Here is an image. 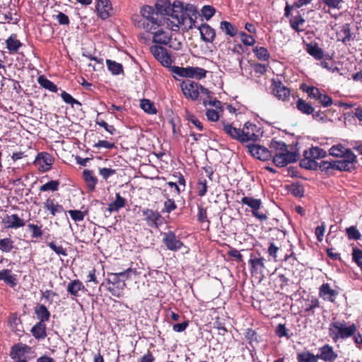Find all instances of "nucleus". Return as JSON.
Listing matches in <instances>:
<instances>
[{"instance_id": "f257e3e1", "label": "nucleus", "mask_w": 362, "mask_h": 362, "mask_svg": "<svg viewBox=\"0 0 362 362\" xmlns=\"http://www.w3.org/2000/svg\"><path fill=\"white\" fill-rule=\"evenodd\" d=\"M329 155L339 157L337 160H323L320 163V169L329 175L334 170L351 172L356 169V156L351 149L345 148L341 144L333 146L329 150Z\"/></svg>"}, {"instance_id": "f03ea898", "label": "nucleus", "mask_w": 362, "mask_h": 362, "mask_svg": "<svg viewBox=\"0 0 362 362\" xmlns=\"http://www.w3.org/2000/svg\"><path fill=\"white\" fill-rule=\"evenodd\" d=\"M136 271L130 268L122 272L107 273L105 283H103L100 286H105L113 296L121 298L124 295L126 287L125 281L131 276L132 274H136Z\"/></svg>"}, {"instance_id": "7ed1b4c3", "label": "nucleus", "mask_w": 362, "mask_h": 362, "mask_svg": "<svg viewBox=\"0 0 362 362\" xmlns=\"http://www.w3.org/2000/svg\"><path fill=\"white\" fill-rule=\"evenodd\" d=\"M222 123L224 132L231 138L235 139L242 143L249 141H255L258 139V135L255 133L245 132V129H247L248 126H250L253 128L255 127V124L247 122L244 124L243 128L240 129L233 127L230 124H226L224 122Z\"/></svg>"}, {"instance_id": "20e7f679", "label": "nucleus", "mask_w": 362, "mask_h": 362, "mask_svg": "<svg viewBox=\"0 0 362 362\" xmlns=\"http://www.w3.org/2000/svg\"><path fill=\"white\" fill-rule=\"evenodd\" d=\"M356 326L351 324L346 326L345 322L335 321L329 324V336L334 342H337L339 339H346L355 334Z\"/></svg>"}, {"instance_id": "39448f33", "label": "nucleus", "mask_w": 362, "mask_h": 362, "mask_svg": "<svg viewBox=\"0 0 362 362\" xmlns=\"http://www.w3.org/2000/svg\"><path fill=\"white\" fill-rule=\"evenodd\" d=\"M168 16L173 19L168 25L173 31H178L180 25H183L186 20L183 2L178 0L174 1Z\"/></svg>"}, {"instance_id": "423d86ee", "label": "nucleus", "mask_w": 362, "mask_h": 362, "mask_svg": "<svg viewBox=\"0 0 362 362\" xmlns=\"http://www.w3.org/2000/svg\"><path fill=\"white\" fill-rule=\"evenodd\" d=\"M141 15L143 17L145 23H149V30L151 32L153 30L157 29L159 26L163 25V17L160 16L158 13H156L155 9L151 6H144L141 8Z\"/></svg>"}, {"instance_id": "0eeeda50", "label": "nucleus", "mask_w": 362, "mask_h": 362, "mask_svg": "<svg viewBox=\"0 0 362 362\" xmlns=\"http://www.w3.org/2000/svg\"><path fill=\"white\" fill-rule=\"evenodd\" d=\"M150 52L163 66L172 67L173 60L170 53L165 47L158 45H152L150 47Z\"/></svg>"}, {"instance_id": "6e6552de", "label": "nucleus", "mask_w": 362, "mask_h": 362, "mask_svg": "<svg viewBox=\"0 0 362 362\" xmlns=\"http://www.w3.org/2000/svg\"><path fill=\"white\" fill-rule=\"evenodd\" d=\"M30 349L31 348L26 344H15L11 348L10 356L14 362H28L29 357L27 354Z\"/></svg>"}, {"instance_id": "1a4fd4ad", "label": "nucleus", "mask_w": 362, "mask_h": 362, "mask_svg": "<svg viewBox=\"0 0 362 362\" xmlns=\"http://www.w3.org/2000/svg\"><path fill=\"white\" fill-rule=\"evenodd\" d=\"M241 203L251 208L252 215L257 218L260 221H265L267 219L266 214L258 211L262 205V201L260 199H255L251 197H243L241 199Z\"/></svg>"}, {"instance_id": "9d476101", "label": "nucleus", "mask_w": 362, "mask_h": 362, "mask_svg": "<svg viewBox=\"0 0 362 362\" xmlns=\"http://www.w3.org/2000/svg\"><path fill=\"white\" fill-rule=\"evenodd\" d=\"M180 86L182 93L186 98H190L192 100H196L198 98L199 88V84L198 83L190 80H186L181 83Z\"/></svg>"}, {"instance_id": "9b49d317", "label": "nucleus", "mask_w": 362, "mask_h": 362, "mask_svg": "<svg viewBox=\"0 0 362 362\" xmlns=\"http://www.w3.org/2000/svg\"><path fill=\"white\" fill-rule=\"evenodd\" d=\"M249 153L254 157L261 160H268L272 156V153L264 146L257 144L247 145Z\"/></svg>"}, {"instance_id": "f8f14e48", "label": "nucleus", "mask_w": 362, "mask_h": 362, "mask_svg": "<svg viewBox=\"0 0 362 362\" xmlns=\"http://www.w3.org/2000/svg\"><path fill=\"white\" fill-rule=\"evenodd\" d=\"M163 242L165 247L171 251H177L183 246L182 242L177 238L172 231L164 233Z\"/></svg>"}, {"instance_id": "ddd939ff", "label": "nucleus", "mask_w": 362, "mask_h": 362, "mask_svg": "<svg viewBox=\"0 0 362 362\" xmlns=\"http://www.w3.org/2000/svg\"><path fill=\"white\" fill-rule=\"evenodd\" d=\"M144 219L151 227H158L161 223V215L159 212L149 209L142 210Z\"/></svg>"}, {"instance_id": "4468645a", "label": "nucleus", "mask_w": 362, "mask_h": 362, "mask_svg": "<svg viewBox=\"0 0 362 362\" xmlns=\"http://www.w3.org/2000/svg\"><path fill=\"white\" fill-rule=\"evenodd\" d=\"M320 354H317V358L321 359L325 362H334L338 357L337 353L334 352L332 346L325 344L319 349Z\"/></svg>"}, {"instance_id": "2eb2a0df", "label": "nucleus", "mask_w": 362, "mask_h": 362, "mask_svg": "<svg viewBox=\"0 0 362 362\" xmlns=\"http://www.w3.org/2000/svg\"><path fill=\"white\" fill-rule=\"evenodd\" d=\"M338 294V291L332 289L328 283L322 284L319 288V296L325 300H328L331 303L335 302Z\"/></svg>"}, {"instance_id": "dca6fc26", "label": "nucleus", "mask_w": 362, "mask_h": 362, "mask_svg": "<svg viewBox=\"0 0 362 362\" xmlns=\"http://www.w3.org/2000/svg\"><path fill=\"white\" fill-rule=\"evenodd\" d=\"M200 32L201 39L205 42H213L216 37V31L207 23H202L197 27Z\"/></svg>"}, {"instance_id": "f3484780", "label": "nucleus", "mask_w": 362, "mask_h": 362, "mask_svg": "<svg viewBox=\"0 0 362 362\" xmlns=\"http://www.w3.org/2000/svg\"><path fill=\"white\" fill-rule=\"evenodd\" d=\"M273 94L279 100H285L290 96V90L281 81L273 82Z\"/></svg>"}, {"instance_id": "a211bd4d", "label": "nucleus", "mask_w": 362, "mask_h": 362, "mask_svg": "<svg viewBox=\"0 0 362 362\" xmlns=\"http://www.w3.org/2000/svg\"><path fill=\"white\" fill-rule=\"evenodd\" d=\"M172 35L163 30L153 33V42L156 44L168 45L171 41Z\"/></svg>"}, {"instance_id": "6ab92c4d", "label": "nucleus", "mask_w": 362, "mask_h": 362, "mask_svg": "<svg viewBox=\"0 0 362 362\" xmlns=\"http://www.w3.org/2000/svg\"><path fill=\"white\" fill-rule=\"evenodd\" d=\"M110 10L111 6L109 0H98L97 11L100 18L103 20L107 19L110 16Z\"/></svg>"}, {"instance_id": "aec40b11", "label": "nucleus", "mask_w": 362, "mask_h": 362, "mask_svg": "<svg viewBox=\"0 0 362 362\" xmlns=\"http://www.w3.org/2000/svg\"><path fill=\"white\" fill-rule=\"evenodd\" d=\"M4 222L7 228H18L25 225V222L17 214L7 215Z\"/></svg>"}, {"instance_id": "412c9836", "label": "nucleus", "mask_w": 362, "mask_h": 362, "mask_svg": "<svg viewBox=\"0 0 362 362\" xmlns=\"http://www.w3.org/2000/svg\"><path fill=\"white\" fill-rule=\"evenodd\" d=\"M172 6L173 4L170 0H157L155 4L156 13H158V15L162 17L164 15L168 16Z\"/></svg>"}, {"instance_id": "4be33fe9", "label": "nucleus", "mask_w": 362, "mask_h": 362, "mask_svg": "<svg viewBox=\"0 0 362 362\" xmlns=\"http://www.w3.org/2000/svg\"><path fill=\"white\" fill-rule=\"evenodd\" d=\"M66 289L67 292L74 297H78L81 291H86L83 283L78 279L71 281L68 284Z\"/></svg>"}, {"instance_id": "5701e85b", "label": "nucleus", "mask_w": 362, "mask_h": 362, "mask_svg": "<svg viewBox=\"0 0 362 362\" xmlns=\"http://www.w3.org/2000/svg\"><path fill=\"white\" fill-rule=\"evenodd\" d=\"M83 177L86 181L87 187L90 192L95 190V185L98 183L97 177L93 175V172L90 170H84L83 172Z\"/></svg>"}, {"instance_id": "b1692460", "label": "nucleus", "mask_w": 362, "mask_h": 362, "mask_svg": "<svg viewBox=\"0 0 362 362\" xmlns=\"http://www.w3.org/2000/svg\"><path fill=\"white\" fill-rule=\"evenodd\" d=\"M33 336L40 340L43 339L47 337L46 326L45 323L37 322L36 323L30 330Z\"/></svg>"}, {"instance_id": "393cba45", "label": "nucleus", "mask_w": 362, "mask_h": 362, "mask_svg": "<svg viewBox=\"0 0 362 362\" xmlns=\"http://www.w3.org/2000/svg\"><path fill=\"white\" fill-rule=\"evenodd\" d=\"M303 156H309L310 158L315 160V159H320L325 158L327 156V152L322 148L315 146L312 147L310 149L305 151Z\"/></svg>"}, {"instance_id": "a878e982", "label": "nucleus", "mask_w": 362, "mask_h": 362, "mask_svg": "<svg viewBox=\"0 0 362 362\" xmlns=\"http://www.w3.org/2000/svg\"><path fill=\"white\" fill-rule=\"evenodd\" d=\"M306 51L317 60H320L324 57L323 49L319 47L317 43L314 45L312 43L307 44Z\"/></svg>"}, {"instance_id": "bb28decb", "label": "nucleus", "mask_w": 362, "mask_h": 362, "mask_svg": "<svg viewBox=\"0 0 362 362\" xmlns=\"http://www.w3.org/2000/svg\"><path fill=\"white\" fill-rule=\"evenodd\" d=\"M296 108L298 111L304 115H311L314 112L315 107L310 103L302 98H299L296 101Z\"/></svg>"}, {"instance_id": "cd10ccee", "label": "nucleus", "mask_w": 362, "mask_h": 362, "mask_svg": "<svg viewBox=\"0 0 362 362\" xmlns=\"http://www.w3.org/2000/svg\"><path fill=\"white\" fill-rule=\"evenodd\" d=\"M44 206L50 211L52 216H55L57 214H61L64 211L62 205L55 203L54 199H47L44 203Z\"/></svg>"}, {"instance_id": "c85d7f7f", "label": "nucleus", "mask_w": 362, "mask_h": 362, "mask_svg": "<svg viewBox=\"0 0 362 362\" xmlns=\"http://www.w3.org/2000/svg\"><path fill=\"white\" fill-rule=\"evenodd\" d=\"M0 280L4 281L12 288L15 287L17 284L16 279L15 276L11 274V270L10 269L0 271Z\"/></svg>"}, {"instance_id": "c756f323", "label": "nucleus", "mask_w": 362, "mask_h": 362, "mask_svg": "<svg viewBox=\"0 0 362 362\" xmlns=\"http://www.w3.org/2000/svg\"><path fill=\"white\" fill-rule=\"evenodd\" d=\"M6 48L10 53H16L18 49L22 46L20 40L16 39V35H11L6 40Z\"/></svg>"}, {"instance_id": "7c9ffc66", "label": "nucleus", "mask_w": 362, "mask_h": 362, "mask_svg": "<svg viewBox=\"0 0 362 362\" xmlns=\"http://www.w3.org/2000/svg\"><path fill=\"white\" fill-rule=\"evenodd\" d=\"M35 313L40 320L39 322L44 323L49 320L50 313L45 305H40L35 307Z\"/></svg>"}, {"instance_id": "2f4dec72", "label": "nucleus", "mask_w": 362, "mask_h": 362, "mask_svg": "<svg viewBox=\"0 0 362 362\" xmlns=\"http://www.w3.org/2000/svg\"><path fill=\"white\" fill-rule=\"evenodd\" d=\"M220 29L230 37H234L238 34L237 28L228 21H221L220 23Z\"/></svg>"}, {"instance_id": "473e14b6", "label": "nucleus", "mask_w": 362, "mask_h": 362, "mask_svg": "<svg viewBox=\"0 0 362 362\" xmlns=\"http://www.w3.org/2000/svg\"><path fill=\"white\" fill-rule=\"evenodd\" d=\"M37 82L42 88L51 92L57 93L58 90L57 86L43 75L38 77Z\"/></svg>"}, {"instance_id": "72a5a7b5", "label": "nucleus", "mask_w": 362, "mask_h": 362, "mask_svg": "<svg viewBox=\"0 0 362 362\" xmlns=\"http://www.w3.org/2000/svg\"><path fill=\"white\" fill-rule=\"evenodd\" d=\"M300 166L306 170H315L318 168H320V164H318L315 160L310 158L308 156H304V158L300 160Z\"/></svg>"}, {"instance_id": "f704fd0d", "label": "nucleus", "mask_w": 362, "mask_h": 362, "mask_svg": "<svg viewBox=\"0 0 362 362\" xmlns=\"http://www.w3.org/2000/svg\"><path fill=\"white\" fill-rule=\"evenodd\" d=\"M125 199L122 197L119 193H117L116 199L113 202L109 204L108 210L110 211H117L120 209L123 208L125 206Z\"/></svg>"}, {"instance_id": "c9c22d12", "label": "nucleus", "mask_w": 362, "mask_h": 362, "mask_svg": "<svg viewBox=\"0 0 362 362\" xmlns=\"http://www.w3.org/2000/svg\"><path fill=\"white\" fill-rule=\"evenodd\" d=\"M288 191L296 197H302L304 195L303 185L299 182L292 183L288 187Z\"/></svg>"}, {"instance_id": "e433bc0d", "label": "nucleus", "mask_w": 362, "mask_h": 362, "mask_svg": "<svg viewBox=\"0 0 362 362\" xmlns=\"http://www.w3.org/2000/svg\"><path fill=\"white\" fill-rule=\"evenodd\" d=\"M36 161L39 163L42 161L47 165V168L45 170H48L50 169L51 165H52L54 158L49 153L42 152L38 153L36 158Z\"/></svg>"}, {"instance_id": "4c0bfd02", "label": "nucleus", "mask_w": 362, "mask_h": 362, "mask_svg": "<svg viewBox=\"0 0 362 362\" xmlns=\"http://www.w3.org/2000/svg\"><path fill=\"white\" fill-rule=\"evenodd\" d=\"M298 362H317V355L310 351H303L297 354Z\"/></svg>"}, {"instance_id": "58836bf2", "label": "nucleus", "mask_w": 362, "mask_h": 362, "mask_svg": "<svg viewBox=\"0 0 362 362\" xmlns=\"http://www.w3.org/2000/svg\"><path fill=\"white\" fill-rule=\"evenodd\" d=\"M171 71L173 74L180 77L191 78L192 69L191 66L188 67H180V66H172Z\"/></svg>"}, {"instance_id": "ea45409f", "label": "nucleus", "mask_w": 362, "mask_h": 362, "mask_svg": "<svg viewBox=\"0 0 362 362\" xmlns=\"http://www.w3.org/2000/svg\"><path fill=\"white\" fill-rule=\"evenodd\" d=\"M106 64L109 71L114 75H118L123 73V66L122 64L117 63L115 61L107 59Z\"/></svg>"}, {"instance_id": "a19ab883", "label": "nucleus", "mask_w": 362, "mask_h": 362, "mask_svg": "<svg viewBox=\"0 0 362 362\" xmlns=\"http://www.w3.org/2000/svg\"><path fill=\"white\" fill-rule=\"evenodd\" d=\"M141 108L148 114H156L157 110L153 103L148 99H142L140 101Z\"/></svg>"}, {"instance_id": "79ce46f5", "label": "nucleus", "mask_w": 362, "mask_h": 362, "mask_svg": "<svg viewBox=\"0 0 362 362\" xmlns=\"http://www.w3.org/2000/svg\"><path fill=\"white\" fill-rule=\"evenodd\" d=\"M291 27L296 32L302 31L299 26L305 23V19L301 16L300 13L293 17L289 21Z\"/></svg>"}, {"instance_id": "37998d69", "label": "nucleus", "mask_w": 362, "mask_h": 362, "mask_svg": "<svg viewBox=\"0 0 362 362\" xmlns=\"http://www.w3.org/2000/svg\"><path fill=\"white\" fill-rule=\"evenodd\" d=\"M14 248L13 241L8 238L0 239V250L4 252H10Z\"/></svg>"}, {"instance_id": "c03bdc74", "label": "nucleus", "mask_w": 362, "mask_h": 362, "mask_svg": "<svg viewBox=\"0 0 362 362\" xmlns=\"http://www.w3.org/2000/svg\"><path fill=\"white\" fill-rule=\"evenodd\" d=\"M27 226L28 230L32 233L31 237L33 238H41L43 235L42 225L37 226L33 223H28Z\"/></svg>"}, {"instance_id": "a18cd8bd", "label": "nucleus", "mask_w": 362, "mask_h": 362, "mask_svg": "<svg viewBox=\"0 0 362 362\" xmlns=\"http://www.w3.org/2000/svg\"><path fill=\"white\" fill-rule=\"evenodd\" d=\"M269 148H271V151H275L276 153H284L287 149L286 144L283 141H277L275 140H272Z\"/></svg>"}, {"instance_id": "49530a36", "label": "nucleus", "mask_w": 362, "mask_h": 362, "mask_svg": "<svg viewBox=\"0 0 362 362\" xmlns=\"http://www.w3.org/2000/svg\"><path fill=\"white\" fill-rule=\"evenodd\" d=\"M132 22L134 25L139 28H144L146 31L149 30V23H145V21L144 20L143 17L139 16V15H134L132 17Z\"/></svg>"}, {"instance_id": "de8ad7c7", "label": "nucleus", "mask_w": 362, "mask_h": 362, "mask_svg": "<svg viewBox=\"0 0 362 362\" xmlns=\"http://www.w3.org/2000/svg\"><path fill=\"white\" fill-rule=\"evenodd\" d=\"M253 52L255 53L257 59L259 60L266 61L268 60L269 58V54L268 52V50L264 47H256L253 49Z\"/></svg>"}, {"instance_id": "09e8293b", "label": "nucleus", "mask_w": 362, "mask_h": 362, "mask_svg": "<svg viewBox=\"0 0 362 362\" xmlns=\"http://www.w3.org/2000/svg\"><path fill=\"white\" fill-rule=\"evenodd\" d=\"M301 88L308 93L309 98L316 100H317L322 93L319 88L314 86H308L306 88H303L302 86Z\"/></svg>"}, {"instance_id": "8fccbe9b", "label": "nucleus", "mask_w": 362, "mask_h": 362, "mask_svg": "<svg viewBox=\"0 0 362 362\" xmlns=\"http://www.w3.org/2000/svg\"><path fill=\"white\" fill-rule=\"evenodd\" d=\"M191 78H194L197 80H201L204 78L206 76L207 71L203 68L191 66Z\"/></svg>"}, {"instance_id": "3c124183", "label": "nucleus", "mask_w": 362, "mask_h": 362, "mask_svg": "<svg viewBox=\"0 0 362 362\" xmlns=\"http://www.w3.org/2000/svg\"><path fill=\"white\" fill-rule=\"evenodd\" d=\"M202 16L206 20H210L212 16L215 14L216 9L210 5H205L202 7Z\"/></svg>"}, {"instance_id": "603ef678", "label": "nucleus", "mask_w": 362, "mask_h": 362, "mask_svg": "<svg viewBox=\"0 0 362 362\" xmlns=\"http://www.w3.org/2000/svg\"><path fill=\"white\" fill-rule=\"evenodd\" d=\"M346 234L350 240H358L361 238V235L356 226H350L346 228Z\"/></svg>"}, {"instance_id": "864d4df0", "label": "nucleus", "mask_w": 362, "mask_h": 362, "mask_svg": "<svg viewBox=\"0 0 362 362\" xmlns=\"http://www.w3.org/2000/svg\"><path fill=\"white\" fill-rule=\"evenodd\" d=\"M186 119L191 122L194 127H196L199 131H202L204 129L203 125L202 122L198 119V118L194 115L193 114L187 112L186 113Z\"/></svg>"}, {"instance_id": "5fc2aeb1", "label": "nucleus", "mask_w": 362, "mask_h": 362, "mask_svg": "<svg viewBox=\"0 0 362 362\" xmlns=\"http://www.w3.org/2000/svg\"><path fill=\"white\" fill-rule=\"evenodd\" d=\"M59 185V182L58 180H51L45 185H42L40 188V191L46 192L48 190H52L53 192L57 191L58 189Z\"/></svg>"}, {"instance_id": "6e6d98bb", "label": "nucleus", "mask_w": 362, "mask_h": 362, "mask_svg": "<svg viewBox=\"0 0 362 362\" xmlns=\"http://www.w3.org/2000/svg\"><path fill=\"white\" fill-rule=\"evenodd\" d=\"M352 258L354 262L362 270V250L358 247L353 248Z\"/></svg>"}, {"instance_id": "4d7b16f0", "label": "nucleus", "mask_w": 362, "mask_h": 362, "mask_svg": "<svg viewBox=\"0 0 362 362\" xmlns=\"http://www.w3.org/2000/svg\"><path fill=\"white\" fill-rule=\"evenodd\" d=\"M272 160L277 167L282 168L287 165L286 158L284 156V153H276L273 156Z\"/></svg>"}, {"instance_id": "13d9d810", "label": "nucleus", "mask_w": 362, "mask_h": 362, "mask_svg": "<svg viewBox=\"0 0 362 362\" xmlns=\"http://www.w3.org/2000/svg\"><path fill=\"white\" fill-rule=\"evenodd\" d=\"M284 156L286 158L287 165L296 162L299 158L297 153L288 151V149L284 152Z\"/></svg>"}, {"instance_id": "bf43d9fd", "label": "nucleus", "mask_w": 362, "mask_h": 362, "mask_svg": "<svg viewBox=\"0 0 362 362\" xmlns=\"http://www.w3.org/2000/svg\"><path fill=\"white\" fill-rule=\"evenodd\" d=\"M69 214H70L71 218L75 221H81L84 218L85 215L87 214V211H81L79 210H69Z\"/></svg>"}, {"instance_id": "052dcab7", "label": "nucleus", "mask_w": 362, "mask_h": 362, "mask_svg": "<svg viewBox=\"0 0 362 362\" xmlns=\"http://www.w3.org/2000/svg\"><path fill=\"white\" fill-rule=\"evenodd\" d=\"M48 246L58 255L66 256V249L62 245H57L54 242H49Z\"/></svg>"}, {"instance_id": "680f3d73", "label": "nucleus", "mask_w": 362, "mask_h": 362, "mask_svg": "<svg viewBox=\"0 0 362 362\" xmlns=\"http://www.w3.org/2000/svg\"><path fill=\"white\" fill-rule=\"evenodd\" d=\"M96 124L103 127L107 132L110 134L113 135L116 132V129L112 125H109L107 122H105L103 119H99L98 118L95 120Z\"/></svg>"}, {"instance_id": "e2e57ef3", "label": "nucleus", "mask_w": 362, "mask_h": 362, "mask_svg": "<svg viewBox=\"0 0 362 362\" xmlns=\"http://www.w3.org/2000/svg\"><path fill=\"white\" fill-rule=\"evenodd\" d=\"M185 9V16H186V19H187V16H195L197 14V10L196 6L191 4H187L184 6Z\"/></svg>"}, {"instance_id": "0e129e2a", "label": "nucleus", "mask_w": 362, "mask_h": 362, "mask_svg": "<svg viewBox=\"0 0 362 362\" xmlns=\"http://www.w3.org/2000/svg\"><path fill=\"white\" fill-rule=\"evenodd\" d=\"M61 97L63 99V100L67 104H70L71 105H73L74 104L81 105L80 102L74 99L70 94H69L66 91L62 92Z\"/></svg>"}, {"instance_id": "69168bd1", "label": "nucleus", "mask_w": 362, "mask_h": 362, "mask_svg": "<svg viewBox=\"0 0 362 362\" xmlns=\"http://www.w3.org/2000/svg\"><path fill=\"white\" fill-rule=\"evenodd\" d=\"M116 173V170L107 168H99V174L104 180H107L110 177Z\"/></svg>"}, {"instance_id": "338daca9", "label": "nucleus", "mask_w": 362, "mask_h": 362, "mask_svg": "<svg viewBox=\"0 0 362 362\" xmlns=\"http://www.w3.org/2000/svg\"><path fill=\"white\" fill-rule=\"evenodd\" d=\"M317 100L323 107H329L333 103L332 98L327 94L321 93Z\"/></svg>"}, {"instance_id": "774afa93", "label": "nucleus", "mask_w": 362, "mask_h": 362, "mask_svg": "<svg viewBox=\"0 0 362 362\" xmlns=\"http://www.w3.org/2000/svg\"><path fill=\"white\" fill-rule=\"evenodd\" d=\"M264 258H254L249 260V263L251 264L254 269H258L259 268H264Z\"/></svg>"}]
</instances>
